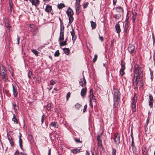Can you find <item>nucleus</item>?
Returning a JSON list of instances; mask_svg holds the SVG:
<instances>
[{"mask_svg": "<svg viewBox=\"0 0 155 155\" xmlns=\"http://www.w3.org/2000/svg\"><path fill=\"white\" fill-rule=\"evenodd\" d=\"M63 51L65 54L67 55L69 54L70 53V50L69 48H64L63 49Z\"/></svg>", "mask_w": 155, "mask_h": 155, "instance_id": "29", "label": "nucleus"}, {"mask_svg": "<svg viewBox=\"0 0 155 155\" xmlns=\"http://www.w3.org/2000/svg\"><path fill=\"white\" fill-rule=\"evenodd\" d=\"M87 93V88L86 87L83 88L81 92V95L83 97H84Z\"/></svg>", "mask_w": 155, "mask_h": 155, "instance_id": "16", "label": "nucleus"}, {"mask_svg": "<svg viewBox=\"0 0 155 155\" xmlns=\"http://www.w3.org/2000/svg\"><path fill=\"white\" fill-rule=\"evenodd\" d=\"M142 154L143 155H148L147 151L146 150H143Z\"/></svg>", "mask_w": 155, "mask_h": 155, "instance_id": "43", "label": "nucleus"}, {"mask_svg": "<svg viewBox=\"0 0 155 155\" xmlns=\"http://www.w3.org/2000/svg\"><path fill=\"white\" fill-rule=\"evenodd\" d=\"M71 34L72 37V40L74 42L76 40L77 37L75 34L74 30L73 28H72V31H71Z\"/></svg>", "mask_w": 155, "mask_h": 155, "instance_id": "12", "label": "nucleus"}, {"mask_svg": "<svg viewBox=\"0 0 155 155\" xmlns=\"http://www.w3.org/2000/svg\"><path fill=\"white\" fill-rule=\"evenodd\" d=\"M12 91L13 93V95L15 97H16L18 95V92L16 87H15L12 84Z\"/></svg>", "mask_w": 155, "mask_h": 155, "instance_id": "13", "label": "nucleus"}, {"mask_svg": "<svg viewBox=\"0 0 155 155\" xmlns=\"http://www.w3.org/2000/svg\"><path fill=\"white\" fill-rule=\"evenodd\" d=\"M88 4H89V3H88V2H86L85 3L83 4V8L84 9L86 8L87 7Z\"/></svg>", "mask_w": 155, "mask_h": 155, "instance_id": "44", "label": "nucleus"}, {"mask_svg": "<svg viewBox=\"0 0 155 155\" xmlns=\"http://www.w3.org/2000/svg\"><path fill=\"white\" fill-rule=\"evenodd\" d=\"M45 116L44 115H43L41 116V124H42L43 123V122L45 120Z\"/></svg>", "mask_w": 155, "mask_h": 155, "instance_id": "51", "label": "nucleus"}, {"mask_svg": "<svg viewBox=\"0 0 155 155\" xmlns=\"http://www.w3.org/2000/svg\"><path fill=\"white\" fill-rule=\"evenodd\" d=\"M125 63L123 60H121V68L122 70H125Z\"/></svg>", "mask_w": 155, "mask_h": 155, "instance_id": "26", "label": "nucleus"}, {"mask_svg": "<svg viewBox=\"0 0 155 155\" xmlns=\"http://www.w3.org/2000/svg\"><path fill=\"white\" fill-rule=\"evenodd\" d=\"M114 139L116 144H118L120 143V137L118 133L115 134Z\"/></svg>", "mask_w": 155, "mask_h": 155, "instance_id": "8", "label": "nucleus"}, {"mask_svg": "<svg viewBox=\"0 0 155 155\" xmlns=\"http://www.w3.org/2000/svg\"><path fill=\"white\" fill-rule=\"evenodd\" d=\"M6 70V68L3 65H0V74L2 76V79L5 82L8 79Z\"/></svg>", "mask_w": 155, "mask_h": 155, "instance_id": "3", "label": "nucleus"}, {"mask_svg": "<svg viewBox=\"0 0 155 155\" xmlns=\"http://www.w3.org/2000/svg\"><path fill=\"white\" fill-rule=\"evenodd\" d=\"M100 136L98 135L97 138V140L98 142V147H100V148H102V149H104L102 148V141L100 139Z\"/></svg>", "mask_w": 155, "mask_h": 155, "instance_id": "18", "label": "nucleus"}, {"mask_svg": "<svg viewBox=\"0 0 155 155\" xmlns=\"http://www.w3.org/2000/svg\"><path fill=\"white\" fill-rule=\"evenodd\" d=\"M58 123L55 121L51 122L49 124L50 127H52L54 128H58Z\"/></svg>", "mask_w": 155, "mask_h": 155, "instance_id": "14", "label": "nucleus"}, {"mask_svg": "<svg viewBox=\"0 0 155 155\" xmlns=\"http://www.w3.org/2000/svg\"><path fill=\"white\" fill-rule=\"evenodd\" d=\"M91 23V27L92 29H94L96 28V24L95 22H93V21H91L90 22Z\"/></svg>", "mask_w": 155, "mask_h": 155, "instance_id": "27", "label": "nucleus"}, {"mask_svg": "<svg viewBox=\"0 0 155 155\" xmlns=\"http://www.w3.org/2000/svg\"><path fill=\"white\" fill-rule=\"evenodd\" d=\"M69 22L68 25H70L72 23L74 20V18L72 16H68Z\"/></svg>", "mask_w": 155, "mask_h": 155, "instance_id": "30", "label": "nucleus"}, {"mask_svg": "<svg viewBox=\"0 0 155 155\" xmlns=\"http://www.w3.org/2000/svg\"><path fill=\"white\" fill-rule=\"evenodd\" d=\"M132 150L134 153H135L136 152V149L135 145L133 146H132Z\"/></svg>", "mask_w": 155, "mask_h": 155, "instance_id": "53", "label": "nucleus"}, {"mask_svg": "<svg viewBox=\"0 0 155 155\" xmlns=\"http://www.w3.org/2000/svg\"><path fill=\"white\" fill-rule=\"evenodd\" d=\"M81 149H78L77 148L73 149L71 150V151L73 153V154H77L81 152Z\"/></svg>", "mask_w": 155, "mask_h": 155, "instance_id": "23", "label": "nucleus"}, {"mask_svg": "<svg viewBox=\"0 0 155 155\" xmlns=\"http://www.w3.org/2000/svg\"><path fill=\"white\" fill-rule=\"evenodd\" d=\"M56 82V81L52 80L50 81V84L51 85H54L55 84Z\"/></svg>", "mask_w": 155, "mask_h": 155, "instance_id": "52", "label": "nucleus"}, {"mask_svg": "<svg viewBox=\"0 0 155 155\" xmlns=\"http://www.w3.org/2000/svg\"><path fill=\"white\" fill-rule=\"evenodd\" d=\"M5 26L8 28V29H10V26L9 23H6L5 24Z\"/></svg>", "mask_w": 155, "mask_h": 155, "instance_id": "50", "label": "nucleus"}, {"mask_svg": "<svg viewBox=\"0 0 155 155\" xmlns=\"http://www.w3.org/2000/svg\"><path fill=\"white\" fill-rule=\"evenodd\" d=\"M131 107L132 112H135L136 111V104H131Z\"/></svg>", "mask_w": 155, "mask_h": 155, "instance_id": "28", "label": "nucleus"}, {"mask_svg": "<svg viewBox=\"0 0 155 155\" xmlns=\"http://www.w3.org/2000/svg\"><path fill=\"white\" fill-rule=\"evenodd\" d=\"M124 28V35L126 36H127L128 33L130 29L129 28V25L128 21L126 20V23L123 26Z\"/></svg>", "mask_w": 155, "mask_h": 155, "instance_id": "6", "label": "nucleus"}, {"mask_svg": "<svg viewBox=\"0 0 155 155\" xmlns=\"http://www.w3.org/2000/svg\"><path fill=\"white\" fill-rule=\"evenodd\" d=\"M51 9L52 7L51 5H47L45 9V11L46 12H50L51 10Z\"/></svg>", "mask_w": 155, "mask_h": 155, "instance_id": "24", "label": "nucleus"}, {"mask_svg": "<svg viewBox=\"0 0 155 155\" xmlns=\"http://www.w3.org/2000/svg\"><path fill=\"white\" fill-rule=\"evenodd\" d=\"M86 81L84 78L80 79L79 81V84L81 87H83L84 85L86 84Z\"/></svg>", "mask_w": 155, "mask_h": 155, "instance_id": "21", "label": "nucleus"}, {"mask_svg": "<svg viewBox=\"0 0 155 155\" xmlns=\"http://www.w3.org/2000/svg\"><path fill=\"white\" fill-rule=\"evenodd\" d=\"M134 77L138 76L139 79H141L143 76V70L141 67L138 65H135L133 71Z\"/></svg>", "mask_w": 155, "mask_h": 155, "instance_id": "1", "label": "nucleus"}, {"mask_svg": "<svg viewBox=\"0 0 155 155\" xmlns=\"http://www.w3.org/2000/svg\"><path fill=\"white\" fill-rule=\"evenodd\" d=\"M97 58V55L96 54H95L94 58L93 59V62H95L96 61Z\"/></svg>", "mask_w": 155, "mask_h": 155, "instance_id": "49", "label": "nucleus"}, {"mask_svg": "<svg viewBox=\"0 0 155 155\" xmlns=\"http://www.w3.org/2000/svg\"><path fill=\"white\" fill-rule=\"evenodd\" d=\"M19 144L21 148L22 149V140L21 139L20 136L19 138Z\"/></svg>", "mask_w": 155, "mask_h": 155, "instance_id": "40", "label": "nucleus"}, {"mask_svg": "<svg viewBox=\"0 0 155 155\" xmlns=\"http://www.w3.org/2000/svg\"><path fill=\"white\" fill-rule=\"evenodd\" d=\"M9 4L10 5V7L9 8L10 11L12 12V10L13 9V8L12 5V4H11L10 2L9 3Z\"/></svg>", "mask_w": 155, "mask_h": 155, "instance_id": "47", "label": "nucleus"}, {"mask_svg": "<svg viewBox=\"0 0 155 155\" xmlns=\"http://www.w3.org/2000/svg\"><path fill=\"white\" fill-rule=\"evenodd\" d=\"M30 2H31L33 5H34L36 6L40 4L39 0H30Z\"/></svg>", "mask_w": 155, "mask_h": 155, "instance_id": "20", "label": "nucleus"}, {"mask_svg": "<svg viewBox=\"0 0 155 155\" xmlns=\"http://www.w3.org/2000/svg\"><path fill=\"white\" fill-rule=\"evenodd\" d=\"M70 94L69 92L67 93V96H66V99L68 100V98L70 97Z\"/></svg>", "mask_w": 155, "mask_h": 155, "instance_id": "57", "label": "nucleus"}, {"mask_svg": "<svg viewBox=\"0 0 155 155\" xmlns=\"http://www.w3.org/2000/svg\"><path fill=\"white\" fill-rule=\"evenodd\" d=\"M65 5L63 3H61L59 4H58V7L59 9H61L63 8L64 7Z\"/></svg>", "mask_w": 155, "mask_h": 155, "instance_id": "34", "label": "nucleus"}, {"mask_svg": "<svg viewBox=\"0 0 155 155\" xmlns=\"http://www.w3.org/2000/svg\"><path fill=\"white\" fill-rule=\"evenodd\" d=\"M74 140L77 143H82V141H81L79 139L76 138H74Z\"/></svg>", "mask_w": 155, "mask_h": 155, "instance_id": "48", "label": "nucleus"}, {"mask_svg": "<svg viewBox=\"0 0 155 155\" xmlns=\"http://www.w3.org/2000/svg\"><path fill=\"white\" fill-rule=\"evenodd\" d=\"M137 97L134 96L132 98V101L131 104H136V103L137 101Z\"/></svg>", "mask_w": 155, "mask_h": 155, "instance_id": "31", "label": "nucleus"}, {"mask_svg": "<svg viewBox=\"0 0 155 155\" xmlns=\"http://www.w3.org/2000/svg\"><path fill=\"white\" fill-rule=\"evenodd\" d=\"M90 102V106L91 108H93V105L92 104V102L89 101Z\"/></svg>", "mask_w": 155, "mask_h": 155, "instance_id": "59", "label": "nucleus"}, {"mask_svg": "<svg viewBox=\"0 0 155 155\" xmlns=\"http://www.w3.org/2000/svg\"><path fill=\"white\" fill-rule=\"evenodd\" d=\"M51 106V104H48L47 105L46 108L48 110H49L50 109Z\"/></svg>", "mask_w": 155, "mask_h": 155, "instance_id": "54", "label": "nucleus"}, {"mask_svg": "<svg viewBox=\"0 0 155 155\" xmlns=\"http://www.w3.org/2000/svg\"><path fill=\"white\" fill-rule=\"evenodd\" d=\"M135 48V47L134 45H132L129 44L128 47L127 49L130 53L132 54L134 53Z\"/></svg>", "mask_w": 155, "mask_h": 155, "instance_id": "10", "label": "nucleus"}, {"mask_svg": "<svg viewBox=\"0 0 155 155\" xmlns=\"http://www.w3.org/2000/svg\"><path fill=\"white\" fill-rule=\"evenodd\" d=\"M120 97V93L119 91L117 89L114 91L113 95L114 106V107L116 108L117 107L119 102V100Z\"/></svg>", "mask_w": 155, "mask_h": 155, "instance_id": "2", "label": "nucleus"}, {"mask_svg": "<svg viewBox=\"0 0 155 155\" xmlns=\"http://www.w3.org/2000/svg\"><path fill=\"white\" fill-rule=\"evenodd\" d=\"M149 105L150 108H152L153 107V97L151 94H149Z\"/></svg>", "mask_w": 155, "mask_h": 155, "instance_id": "11", "label": "nucleus"}, {"mask_svg": "<svg viewBox=\"0 0 155 155\" xmlns=\"http://www.w3.org/2000/svg\"><path fill=\"white\" fill-rule=\"evenodd\" d=\"M87 105H85L84 106V109H83V112H84L86 111V109L87 108Z\"/></svg>", "mask_w": 155, "mask_h": 155, "instance_id": "55", "label": "nucleus"}, {"mask_svg": "<svg viewBox=\"0 0 155 155\" xmlns=\"http://www.w3.org/2000/svg\"><path fill=\"white\" fill-rule=\"evenodd\" d=\"M116 11L117 12L122 14L123 12V9L120 6L116 7Z\"/></svg>", "mask_w": 155, "mask_h": 155, "instance_id": "22", "label": "nucleus"}, {"mask_svg": "<svg viewBox=\"0 0 155 155\" xmlns=\"http://www.w3.org/2000/svg\"><path fill=\"white\" fill-rule=\"evenodd\" d=\"M4 22L5 24L6 23H9V20L8 18H6L5 19Z\"/></svg>", "mask_w": 155, "mask_h": 155, "instance_id": "56", "label": "nucleus"}, {"mask_svg": "<svg viewBox=\"0 0 155 155\" xmlns=\"http://www.w3.org/2000/svg\"><path fill=\"white\" fill-rule=\"evenodd\" d=\"M99 39L101 41H104V38L102 36H100V35L99 36Z\"/></svg>", "mask_w": 155, "mask_h": 155, "instance_id": "58", "label": "nucleus"}, {"mask_svg": "<svg viewBox=\"0 0 155 155\" xmlns=\"http://www.w3.org/2000/svg\"><path fill=\"white\" fill-rule=\"evenodd\" d=\"M91 153L92 155H98L97 154V152L95 151L94 148L93 149H91Z\"/></svg>", "mask_w": 155, "mask_h": 155, "instance_id": "41", "label": "nucleus"}, {"mask_svg": "<svg viewBox=\"0 0 155 155\" xmlns=\"http://www.w3.org/2000/svg\"><path fill=\"white\" fill-rule=\"evenodd\" d=\"M60 42V45L61 46H65L67 45V41H59Z\"/></svg>", "mask_w": 155, "mask_h": 155, "instance_id": "35", "label": "nucleus"}, {"mask_svg": "<svg viewBox=\"0 0 155 155\" xmlns=\"http://www.w3.org/2000/svg\"><path fill=\"white\" fill-rule=\"evenodd\" d=\"M12 120L16 124H18V123L17 120L14 114L13 117L12 118Z\"/></svg>", "mask_w": 155, "mask_h": 155, "instance_id": "36", "label": "nucleus"}, {"mask_svg": "<svg viewBox=\"0 0 155 155\" xmlns=\"http://www.w3.org/2000/svg\"><path fill=\"white\" fill-rule=\"evenodd\" d=\"M119 23V21L115 26L116 31L117 33L118 34H119L121 31Z\"/></svg>", "mask_w": 155, "mask_h": 155, "instance_id": "17", "label": "nucleus"}, {"mask_svg": "<svg viewBox=\"0 0 155 155\" xmlns=\"http://www.w3.org/2000/svg\"><path fill=\"white\" fill-rule=\"evenodd\" d=\"M13 107L14 108V110H15V111L17 110L18 109V107L16 104L12 103Z\"/></svg>", "mask_w": 155, "mask_h": 155, "instance_id": "37", "label": "nucleus"}, {"mask_svg": "<svg viewBox=\"0 0 155 155\" xmlns=\"http://www.w3.org/2000/svg\"><path fill=\"white\" fill-rule=\"evenodd\" d=\"M66 13L67 14L68 16H73L74 14V12L73 10L70 7L68 8L66 11Z\"/></svg>", "mask_w": 155, "mask_h": 155, "instance_id": "19", "label": "nucleus"}, {"mask_svg": "<svg viewBox=\"0 0 155 155\" xmlns=\"http://www.w3.org/2000/svg\"><path fill=\"white\" fill-rule=\"evenodd\" d=\"M59 20L61 22V29L60 33V36L58 39V41H63L64 40V29L63 25V27H62L61 25L62 21L60 18H59Z\"/></svg>", "mask_w": 155, "mask_h": 155, "instance_id": "4", "label": "nucleus"}, {"mask_svg": "<svg viewBox=\"0 0 155 155\" xmlns=\"http://www.w3.org/2000/svg\"><path fill=\"white\" fill-rule=\"evenodd\" d=\"M124 70H122V69H120V74L121 76H123L125 72L124 71Z\"/></svg>", "mask_w": 155, "mask_h": 155, "instance_id": "46", "label": "nucleus"}, {"mask_svg": "<svg viewBox=\"0 0 155 155\" xmlns=\"http://www.w3.org/2000/svg\"><path fill=\"white\" fill-rule=\"evenodd\" d=\"M30 31L32 36H35L38 32V29L37 27L35 26V25H30Z\"/></svg>", "mask_w": 155, "mask_h": 155, "instance_id": "5", "label": "nucleus"}, {"mask_svg": "<svg viewBox=\"0 0 155 155\" xmlns=\"http://www.w3.org/2000/svg\"><path fill=\"white\" fill-rule=\"evenodd\" d=\"M116 150L114 148H112V151L111 152L112 155H116Z\"/></svg>", "mask_w": 155, "mask_h": 155, "instance_id": "39", "label": "nucleus"}, {"mask_svg": "<svg viewBox=\"0 0 155 155\" xmlns=\"http://www.w3.org/2000/svg\"><path fill=\"white\" fill-rule=\"evenodd\" d=\"M117 2V0H113V5H116V3Z\"/></svg>", "mask_w": 155, "mask_h": 155, "instance_id": "63", "label": "nucleus"}, {"mask_svg": "<svg viewBox=\"0 0 155 155\" xmlns=\"http://www.w3.org/2000/svg\"><path fill=\"white\" fill-rule=\"evenodd\" d=\"M75 9L76 13L77 15H78L80 13V11L79 10L80 3L81 0H75Z\"/></svg>", "mask_w": 155, "mask_h": 155, "instance_id": "7", "label": "nucleus"}, {"mask_svg": "<svg viewBox=\"0 0 155 155\" xmlns=\"http://www.w3.org/2000/svg\"><path fill=\"white\" fill-rule=\"evenodd\" d=\"M133 16L132 18V21L133 23H134L135 22V20L136 18L137 14L135 12H132Z\"/></svg>", "mask_w": 155, "mask_h": 155, "instance_id": "25", "label": "nucleus"}, {"mask_svg": "<svg viewBox=\"0 0 155 155\" xmlns=\"http://www.w3.org/2000/svg\"><path fill=\"white\" fill-rule=\"evenodd\" d=\"M75 107L77 109H79L80 107L81 106V105L78 103H77L75 105Z\"/></svg>", "mask_w": 155, "mask_h": 155, "instance_id": "42", "label": "nucleus"}, {"mask_svg": "<svg viewBox=\"0 0 155 155\" xmlns=\"http://www.w3.org/2000/svg\"><path fill=\"white\" fill-rule=\"evenodd\" d=\"M134 145H134V140H132V142H131V146H133L134 147Z\"/></svg>", "mask_w": 155, "mask_h": 155, "instance_id": "62", "label": "nucleus"}, {"mask_svg": "<svg viewBox=\"0 0 155 155\" xmlns=\"http://www.w3.org/2000/svg\"><path fill=\"white\" fill-rule=\"evenodd\" d=\"M149 118L148 117L147 119V120L146 122V126H147L149 122Z\"/></svg>", "mask_w": 155, "mask_h": 155, "instance_id": "60", "label": "nucleus"}, {"mask_svg": "<svg viewBox=\"0 0 155 155\" xmlns=\"http://www.w3.org/2000/svg\"><path fill=\"white\" fill-rule=\"evenodd\" d=\"M32 52L36 56H38V54L39 53V52L36 50H32Z\"/></svg>", "mask_w": 155, "mask_h": 155, "instance_id": "38", "label": "nucleus"}, {"mask_svg": "<svg viewBox=\"0 0 155 155\" xmlns=\"http://www.w3.org/2000/svg\"><path fill=\"white\" fill-rule=\"evenodd\" d=\"M90 94L89 95V97H90L89 101H93V102H95V97L93 95V90L92 89H91L90 90Z\"/></svg>", "mask_w": 155, "mask_h": 155, "instance_id": "9", "label": "nucleus"}, {"mask_svg": "<svg viewBox=\"0 0 155 155\" xmlns=\"http://www.w3.org/2000/svg\"><path fill=\"white\" fill-rule=\"evenodd\" d=\"M121 15V14H120V13L115 14L114 15V17L116 19H118L120 18Z\"/></svg>", "mask_w": 155, "mask_h": 155, "instance_id": "33", "label": "nucleus"}, {"mask_svg": "<svg viewBox=\"0 0 155 155\" xmlns=\"http://www.w3.org/2000/svg\"><path fill=\"white\" fill-rule=\"evenodd\" d=\"M20 39V38H19L18 36H17V44L18 45H19V41Z\"/></svg>", "mask_w": 155, "mask_h": 155, "instance_id": "61", "label": "nucleus"}, {"mask_svg": "<svg viewBox=\"0 0 155 155\" xmlns=\"http://www.w3.org/2000/svg\"><path fill=\"white\" fill-rule=\"evenodd\" d=\"M86 155H90V153L87 150L86 151Z\"/></svg>", "mask_w": 155, "mask_h": 155, "instance_id": "64", "label": "nucleus"}, {"mask_svg": "<svg viewBox=\"0 0 155 155\" xmlns=\"http://www.w3.org/2000/svg\"><path fill=\"white\" fill-rule=\"evenodd\" d=\"M134 85H137L138 84L139 81L140 80V79H139V78H138V76H137L134 77L132 79Z\"/></svg>", "mask_w": 155, "mask_h": 155, "instance_id": "15", "label": "nucleus"}, {"mask_svg": "<svg viewBox=\"0 0 155 155\" xmlns=\"http://www.w3.org/2000/svg\"><path fill=\"white\" fill-rule=\"evenodd\" d=\"M8 138L9 141L11 146H13L14 145V143L12 138L11 137H8Z\"/></svg>", "mask_w": 155, "mask_h": 155, "instance_id": "32", "label": "nucleus"}, {"mask_svg": "<svg viewBox=\"0 0 155 155\" xmlns=\"http://www.w3.org/2000/svg\"><path fill=\"white\" fill-rule=\"evenodd\" d=\"M60 53L59 52V51L58 50H57L55 53L54 54V56L55 57H58L59 56L60 54Z\"/></svg>", "mask_w": 155, "mask_h": 155, "instance_id": "45", "label": "nucleus"}]
</instances>
